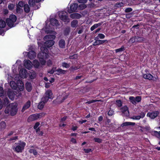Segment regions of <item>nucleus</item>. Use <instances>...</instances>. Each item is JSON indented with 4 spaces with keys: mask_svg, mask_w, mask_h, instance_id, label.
I'll list each match as a JSON object with an SVG mask.
<instances>
[{
    "mask_svg": "<svg viewBox=\"0 0 160 160\" xmlns=\"http://www.w3.org/2000/svg\"><path fill=\"white\" fill-rule=\"evenodd\" d=\"M17 104L16 103H13L9 105L5 110V113L8 114L10 113L12 116H14L18 112Z\"/></svg>",
    "mask_w": 160,
    "mask_h": 160,
    "instance_id": "obj_1",
    "label": "nucleus"
},
{
    "mask_svg": "<svg viewBox=\"0 0 160 160\" xmlns=\"http://www.w3.org/2000/svg\"><path fill=\"white\" fill-rule=\"evenodd\" d=\"M26 145L25 142L20 141L18 143H15V146L12 147V149L14 152L17 153L22 152L24 150Z\"/></svg>",
    "mask_w": 160,
    "mask_h": 160,
    "instance_id": "obj_2",
    "label": "nucleus"
},
{
    "mask_svg": "<svg viewBox=\"0 0 160 160\" xmlns=\"http://www.w3.org/2000/svg\"><path fill=\"white\" fill-rule=\"evenodd\" d=\"M17 20L16 16L13 14L10 15L9 18L7 19L6 22L10 28L15 26L14 23Z\"/></svg>",
    "mask_w": 160,
    "mask_h": 160,
    "instance_id": "obj_3",
    "label": "nucleus"
},
{
    "mask_svg": "<svg viewBox=\"0 0 160 160\" xmlns=\"http://www.w3.org/2000/svg\"><path fill=\"white\" fill-rule=\"evenodd\" d=\"M53 98V94L51 91L48 90L46 92L45 95L42 98L41 100L46 103L49 99H52Z\"/></svg>",
    "mask_w": 160,
    "mask_h": 160,
    "instance_id": "obj_4",
    "label": "nucleus"
},
{
    "mask_svg": "<svg viewBox=\"0 0 160 160\" xmlns=\"http://www.w3.org/2000/svg\"><path fill=\"white\" fill-rule=\"evenodd\" d=\"M59 16L60 19L64 22H70L69 19L67 16V13L64 11L60 12Z\"/></svg>",
    "mask_w": 160,
    "mask_h": 160,
    "instance_id": "obj_5",
    "label": "nucleus"
},
{
    "mask_svg": "<svg viewBox=\"0 0 160 160\" xmlns=\"http://www.w3.org/2000/svg\"><path fill=\"white\" fill-rule=\"evenodd\" d=\"M41 53H39L38 55V57H39L40 55L43 56V58H47L48 56V51L47 48L44 47H42L41 48Z\"/></svg>",
    "mask_w": 160,
    "mask_h": 160,
    "instance_id": "obj_6",
    "label": "nucleus"
},
{
    "mask_svg": "<svg viewBox=\"0 0 160 160\" xmlns=\"http://www.w3.org/2000/svg\"><path fill=\"white\" fill-rule=\"evenodd\" d=\"M41 116L40 114H34L30 116L28 119V122L35 120L39 118Z\"/></svg>",
    "mask_w": 160,
    "mask_h": 160,
    "instance_id": "obj_7",
    "label": "nucleus"
},
{
    "mask_svg": "<svg viewBox=\"0 0 160 160\" xmlns=\"http://www.w3.org/2000/svg\"><path fill=\"white\" fill-rule=\"evenodd\" d=\"M159 114V112L158 111L148 112L147 114V116L149 117L152 119H154L158 116Z\"/></svg>",
    "mask_w": 160,
    "mask_h": 160,
    "instance_id": "obj_8",
    "label": "nucleus"
},
{
    "mask_svg": "<svg viewBox=\"0 0 160 160\" xmlns=\"http://www.w3.org/2000/svg\"><path fill=\"white\" fill-rule=\"evenodd\" d=\"M78 5L77 3H73L71 4L70 6V9H68V12L69 13L75 12L77 10Z\"/></svg>",
    "mask_w": 160,
    "mask_h": 160,
    "instance_id": "obj_9",
    "label": "nucleus"
},
{
    "mask_svg": "<svg viewBox=\"0 0 160 160\" xmlns=\"http://www.w3.org/2000/svg\"><path fill=\"white\" fill-rule=\"evenodd\" d=\"M36 2H34V0H29L28 4L31 7H32L35 9H38L39 8L40 5L38 4V5H36Z\"/></svg>",
    "mask_w": 160,
    "mask_h": 160,
    "instance_id": "obj_10",
    "label": "nucleus"
},
{
    "mask_svg": "<svg viewBox=\"0 0 160 160\" xmlns=\"http://www.w3.org/2000/svg\"><path fill=\"white\" fill-rule=\"evenodd\" d=\"M121 110L122 112L124 114V115L125 116H128L129 115L128 108L126 106H125L122 107L121 108Z\"/></svg>",
    "mask_w": 160,
    "mask_h": 160,
    "instance_id": "obj_11",
    "label": "nucleus"
},
{
    "mask_svg": "<svg viewBox=\"0 0 160 160\" xmlns=\"http://www.w3.org/2000/svg\"><path fill=\"white\" fill-rule=\"evenodd\" d=\"M31 102L30 100L28 101L24 105L22 110L21 111L23 112L24 111L28 109L31 106Z\"/></svg>",
    "mask_w": 160,
    "mask_h": 160,
    "instance_id": "obj_12",
    "label": "nucleus"
},
{
    "mask_svg": "<svg viewBox=\"0 0 160 160\" xmlns=\"http://www.w3.org/2000/svg\"><path fill=\"white\" fill-rule=\"evenodd\" d=\"M94 40H95V41L93 44L94 46L101 44L104 43L106 41H107V40H98V37H96L94 38Z\"/></svg>",
    "mask_w": 160,
    "mask_h": 160,
    "instance_id": "obj_13",
    "label": "nucleus"
},
{
    "mask_svg": "<svg viewBox=\"0 0 160 160\" xmlns=\"http://www.w3.org/2000/svg\"><path fill=\"white\" fill-rule=\"evenodd\" d=\"M55 42L53 40H48L44 43L45 46L50 48L54 44Z\"/></svg>",
    "mask_w": 160,
    "mask_h": 160,
    "instance_id": "obj_14",
    "label": "nucleus"
},
{
    "mask_svg": "<svg viewBox=\"0 0 160 160\" xmlns=\"http://www.w3.org/2000/svg\"><path fill=\"white\" fill-rule=\"evenodd\" d=\"M36 56L35 52L33 51H31L28 52V57L30 59H33Z\"/></svg>",
    "mask_w": 160,
    "mask_h": 160,
    "instance_id": "obj_15",
    "label": "nucleus"
},
{
    "mask_svg": "<svg viewBox=\"0 0 160 160\" xmlns=\"http://www.w3.org/2000/svg\"><path fill=\"white\" fill-rule=\"evenodd\" d=\"M25 67L28 69H30L32 67V63L29 60L25 61L24 62Z\"/></svg>",
    "mask_w": 160,
    "mask_h": 160,
    "instance_id": "obj_16",
    "label": "nucleus"
},
{
    "mask_svg": "<svg viewBox=\"0 0 160 160\" xmlns=\"http://www.w3.org/2000/svg\"><path fill=\"white\" fill-rule=\"evenodd\" d=\"M70 17L73 19H79L81 17V16L80 14L78 13H73L70 14Z\"/></svg>",
    "mask_w": 160,
    "mask_h": 160,
    "instance_id": "obj_17",
    "label": "nucleus"
},
{
    "mask_svg": "<svg viewBox=\"0 0 160 160\" xmlns=\"http://www.w3.org/2000/svg\"><path fill=\"white\" fill-rule=\"evenodd\" d=\"M143 77L145 79L151 80L153 78V76L150 73H146L143 74Z\"/></svg>",
    "mask_w": 160,
    "mask_h": 160,
    "instance_id": "obj_18",
    "label": "nucleus"
},
{
    "mask_svg": "<svg viewBox=\"0 0 160 160\" xmlns=\"http://www.w3.org/2000/svg\"><path fill=\"white\" fill-rule=\"evenodd\" d=\"M50 22L53 26H58L59 25L58 21L56 19L52 18L50 20Z\"/></svg>",
    "mask_w": 160,
    "mask_h": 160,
    "instance_id": "obj_19",
    "label": "nucleus"
},
{
    "mask_svg": "<svg viewBox=\"0 0 160 160\" xmlns=\"http://www.w3.org/2000/svg\"><path fill=\"white\" fill-rule=\"evenodd\" d=\"M56 36L55 35H48L45 36L43 38L44 40H48L55 39Z\"/></svg>",
    "mask_w": 160,
    "mask_h": 160,
    "instance_id": "obj_20",
    "label": "nucleus"
},
{
    "mask_svg": "<svg viewBox=\"0 0 160 160\" xmlns=\"http://www.w3.org/2000/svg\"><path fill=\"white\" fill-rule=\"evenodd\" d=\"M25 88L28 92H30L32 89V85L31 83L27 82L26 83Z\"/></svg>",
    "mask_w": 160,
    "mask_h": 160,
    "instance_id": "obj_21",
    "label": "nucleus"
},
{
    "mask_svg": "<svg viewBox=\"0 0 160 160\" xmlns=\"http://www.w3.org/2000/svg\"><path fill=\"white\" fill-rule=\"evenodd\" d=\"M103 22H101L98 23L94 24L90 28V30L91 31H93L95 28H98V27L101 26Z\"/></svg>",
    "mask_w": 160,
    "mask_h": 160,
    "instance_id": "obj_22",
    "label": "nucleus"
},
{
    "mask_svg": "<svg viewBox=\"0 0 160 160\" xmlns=\"http://www.w3.org/2000/svg\"><path fill=\"white\" fill-rule=\"evenodd\" d=\"M135 124V122H126L123 123L121 124V126L123 127L125 126H128L129 125L134 126Z\"/></svg>",
    "mask_w": 160,
    "mask_h": 160,
    "instance_id": "obj_23",
    "label": "nucleus"
},
{
    "mask_svg": "<svg viewBox=\"0 0 160 160\" xmlns=\"http://www.w3.org/2000/svg\"><path fill=\"white\" fill-rule=\"evenodd\" d=\"M78 22L76 20H73L71 22V26L73 28H76L77 27Z\"/></svg>",
    "mask_w": 160,
    "mask_h": 160,
    "instance_id": "obj_24",
    "label": "nucleus"
},
{
    "mask_svg": "<svg viewBox=\"0 0 160 160\" xmlns=\"http://www.w3.org/2000/svg\"><path fill=\"white\" fill-rule=\"evenodd\" d=\"M65 41L64 40H60L59 42V45L60 47L61 48H64L65 47Z\"/></svg>",
    "mask_w": 160,
    "mask_h": 160,
    "instance_id": "obj_25",
    "label": "nucleus"
},
{
    "mask_svg": "<svg viewBox=\"0 0 160 160\" xmlns=\"http://www.w3.org/2000/svg\"><path fill=\"white\" fill-rule=\"evenodd\" d=\"M8 95L10 99L12 100L14 99V94L13 92L8 91Z\"/></svg>",
    "mask_w": 160,
    "mask_h": 160,
    "instance_id": "obj_26",
    "label": "nucleus"
},
{
    "mask_svg": "<svg viewBox=\"0 0 160 160\" xmlns=\"http://www.w3.org/2000/svg\"><path fill=\"white\" fill-rule=\"evenodd\" d=\"M24 12L27 13L29 12L30 11V8L29 5L27 4L24 5Z\"/></svg>",
    "mask_w": 160,
    "mask_h": 160,
    "instance_id": "obj_27",
    "label": "nucleus"
},
{
    "mask_svg": "<svg viewBox=\"0 0 160 160\" xmlns=\"http://www.w3.org/2000/svg\"><path fill=\"white\" fill-rule=\"evenodd\" d=\"M6 26V22L2 19L0 20V28H3L5 27Z\"/></svg>",
    "mask_w": 160,
    "mask_h": 160,
    "instance_id": "obj_28",
    "label": "nucleus"
},
{
    "mask_svg": "<svg viewBox=\"0 0 160 160\" xmlns=\"http://www.w3.org/2000/svg\"><path fill=\"white\" fill-rule=\"evenodd\" d=\"M136 42H141L145 40V39L143 38L139 37H136Z\"/></svg>",
    "mask_w": 160,
    "mask_h": 160,
    "instance_id": "obj_29",
    "label": "nucleus"
},
{
    "mask_svg": "<svg viewBox=\"0 0 160 160\" xmlns=\"http://www.w3.org/2000/svg\"><path fill=\"white\" fill-rule=\"evenodd\" d=\"M28 152L30 153H33L35 156L37 155L38 153L37 151L36 150L33 149H30L28 151Z\"/></svg>",
    "mask_w": 160,
    "mask_h": 160,
    "instance_id": "obj_30",
    "label": "nucleus"
},
{
    "mask_svg": "<svg viewBox=\"0 0 160 160\" xmlns=\"http://www.w3.org/2000/svg\"><path fill=\"white\" fill-rule=\"evenodd\" d=\"M45 103L41 100L38 105V108L39 109H42L44 107Z\"/></svg>",
    "mask_w": 160,
    "mask_h": 160,
    "instance_id": "obj_31",
    "label": "nucleus"
},
{
    "mask_svg": "<svg viewBox=\"0 0 160 160\" xmlns=\"http://www.w3.org/2000/svg\"><path fill=\"white\" fill-rule=\"evenodd\" d=\"M10 86L12 88L14 89H16V83L15 82L13 81H11L10 82Z\"/></svg>",
    "mask_w": 160,
    "mask_h": 160,
    "instance_id": "obj_32",
    "label": "nucleus"
},
{
    "mask_svg": "<svg viewBox=\"0 0 160 160\" xmlns=\"http://www.w3.org/2000/svg\"><path fill=\"white\" fill-rule=\"evenodd\" d=\"M56 71L58 73V74H65L66 72V71L62 70L61 68H58L57 70Z\"/></svg>",
    "mask_w": 160,
    "mask_h": 160,
    "instance_id": "obj_33",
    "label": "nucleus"
},
{
    "mask_svg": "<svg viewBox=\"0 0 160 160\" xmlns=\"http://www.w3.org/2000/svg\"><path fill=\"white\" fill-rule=\"evenodd\" d=\"M6 127V123L4 122H0V129H4Z\"/></svg>",
    "mask_w": 160,
    "mask_h": 160,
    "instance_id": "obj_34",
    "label": "nucleus"
},
{
    "mask_svg": "<svg viewBox=\"0 0 160 160\" xmlns=\"http://www.w3.org/2000/svg\"><path fill=\"white\" fill-rule=\"evenodd\" d=\"M129 99L131 102L133 104H136V102L135 101V98L132 96L130 97Z\"/></svg>",
    "mask_w": 160,
    "mask_h": 160,
    "instance_id": "obj_35",
    "label": "nucleus"
},
{
    "mask_svg": "<svg viewBox=\"0 0 160 160\" xmlns=\"http://www.w3.org/2000/svg\"><path fill=\"white\" fill-rule=\"evenodd\" d=\"M25 4L24 2L22 1H20L19 2L18 4H17V6L21 8H22L24 7Z\"/></svg>",
    "mask_w": 160,
    "mask_h": 160,
    "instance_id": "obj_36",
    "label": "nucleus"
},
{
    "mask_svg": "<svg viewBox=\"0 0 160 160\" xmlns=\"http://www.w3.org/2000/svg\"><path fill=\"white\" fill-rule=\"evenodd\" d=\"M70 29L69 28H66L64 30V34L65 36L68 35L70 32Z\"/></svg>",
    "mask_w": 160,
    "mask_h": 160,
    "instance_id": "obj_37",
    "label": "nucleus"
},
{
    "mask_svg": "<svg viewBox=\"0 0 160 160\" xmlns=\"http://www.w3.org/2000/svg\"><path fill=\"white\" fill-rule=\"evenodd\" d=\"M15 7V4L11 3L8 5V8L10 10H12Z\"/></svg>",
    "mask_w": 160,
    "mask_h": 160,
    "instance_id": "obj_38",
    "label": "nucleus"
},
{
    "mask_svg": "<svg viewBox=\"0 0 160 160\" xmlns=\"http://www.w3.org/2000/svg\"><path fill=\"white\" fill-rule=\"evenodd\" d=\"M62 66L63 68H68L70 66V64H68L65 62H63L62 63Z\"/></svg>",
    "mask_w": 160,
    "mask_h": 160,
    "instance_id": "obj_39",
    "label": "nucleus"
},
{
    "mask_svg": "<svg viewBox=\"0 0 160 160\" xmlns=\"http://www.w3.org/2000/svg\"><path fill=\"white\" fill-rule=\"evenodd\" d=\"M44 58H43V56L42 57L40 58V61L41 64L42 65H45L46 63V61L43 59Z\"/></svg>",
    "mask_w": 160,
    "mask_h": 160,
    "instance_id": "obj_40",
    "label": "nucleus"
},
{
    "mask_svg": "<svg viewBox=\"0 0 160 160\" xmlns=\"http://www.w3.org/2000/svg\"><path fill=\"white\" fill-rule=\"evenodd\" d=\"M136 37H132L130 39L129 42L130 43H132L134 42H136Z\"/></svg>",
    "mask_w": 160,
    "mask_h": 160,
    "instance_id": "obj_41",
    "label": "nucleus"
},
{
    "mask_svg": "<svg viewBox=\"0 0 160 160\" xmlns=\"http://www.w3.org/2000/svg\"><path fill=\"white\" fill-rule=\"evenodd\" d=\"M80 68L79 67H77V66H72L71 67L69 70L71 71H73L74 70H78V69Z\"/></svg>",
    "mask_w": 160,
    "mask_h": 160,
    "instance_id": "obj_42",
    "label": "nucleus"
},
{
    "mask_svg": "<svg viewBox=\"0 0 160 160\" xmlns=\"http://www.w3.org/2000/svg\"><path fill=\"white\" fill-rule=\"evenodd\" d=\"M16 6V12L17 13H21L22 11V9L20 8V7L18 6Z\"/></svg>",
    "mask_w": 160,
    "mask_h": 160,
    "instance_id": "obj_43",
    "label": "nucleus"
},
{
    "mask_svg": "<svg viewBox=\"0 0 160 160\" xmlns=\"http://www.w3.org/2000/svg\"><path fill=\"white\" fill-rule=\"evenodd\" d=\"M116 104L117 105L118 107H120L122 106V102L120 100H116Z\"/></svg>",
    "mask_w": 160,
    "mask_h": 160,
    "instance_id": "obj_44",
    "label": "nucleus"
},
{
    "mask_svg": "<svg viewBox=\"0 0 160 160\" xmlns=\"http://www.w3.org/2000/svg\"><path fill=\"white\" fill-rule=\"evenodd\" d=\"M124 47L123 46H122L121 48L116 49L115 50L116 52L117 53L123 51L124 50Z\"/></svg>",
    "mask_w": 160,
    "mask_h": 160,
    "instance_id": "obj_45",
    "label": "nucleus"
},
{
    "mask_svg": "<svg viewBox=\"0 0 160 160\" xmlns=\"http://www.w3.org/2000/svg\"><path fill=\"white\" fill-rule=\"evenodd\" d=\"M86 7L87 5L84 4H81L79 6V8L81 10H83Z\"/></svg>",
    "mask_w": 160,
    "mask_h": 160,
    "instance_id": "obj_46",
    "label": "nucleus"
},
{
    "mask_svg": "<svg viewBox=\"0 0 160 160\" xmlns=\"http://www.w3.org/2000/svg\"><path fill=\"white\" fill-rule=\"evenodd\" d=\"M94 140L95 142H97L99 143L101 142L102 141V139L98 138H94Z\"/></svg>",
    "mask_w": 160,
    "mask_h": 160,
    "instance_id": "obj_47",
    "label": "nucleus"
},
{
    "mask_svg": "<svg viewBox=\"0 0 160 160\" xmlns=\"http://www.w3.org/2000/svg\"><path fill=\"white\" fill-rule=\"evenodd\" d=\"M97 37H98V38H100V39H103L104 38L105 36L102 33H99L98 34V36Z\"/></svg>",
    "mask_w": 160,
    "mask_h": 160,
    "instance_id": "obj_48",
    "label": "nucleus"
},
{
    "mask_svg": "<svg viewBox=\"0 0 160 160\" xmlns=\"http://www.w3.org/2000/svg\"><path fill=\"white\" fill-rule=\"evenodd\" d=\"M135 100L136 102H139L141 100V98L140 96H137L135 98Z\"/></svg>",
    "mask_w": 160,
    "mask_h": 160,
    "instance_id": "obj_49",
    "label": "nucleus"
},
{
    "mask_svg": "<svg viewBox=\"0 0 160 160\" xmlns=\"http://www.w3.org/2000/svg\"><path fill=\"white\" fill-rule=\"evenodd\" d=\"M133 14L132 13H130L126 14V17L127 18H130L132 16Z\"/></svg>",
    "mask_w": 160,
    "mask_h": 160,
    "instance_id": "obj_50",
    "label": "nucleus"
},
{
    "mask_svg": "<svg viewBox=\"0 0 160 160\" xmlns=\"http://www.w3.org/2000/svg\"><path fill=\"white\" fill-rule=\"evenodd\" d=\"M132 9L131 8H126L125 10V12H129L132 11Z\"/></svg>",
    "mask_w": 160,
    "mask_h": 160,
    "instance_id": "obj_51",
    "label": "nucleus"
},
{
    "mask_svg": "<svg viewBox=\"0 0 160 160\" xmlns=\"http://www.w3.org/2000/svg\"><path fill=\"white\" fill-rule=\"evenodd\" d=\"M9 103V101L8 99L7 98H6L4 100L3 104L7 105Z\"/></svg>",
    "mask_w": 160,
    "mask_h": 160,
    "instance_id": "obj_52",
    "label": "nucleus"
},
{
    "mask_svg": "<svg viewBox=\"0 0 160 160\" xmlns=\"http://www.w3.org/2000/svg\"><path fill=\"white\" fill-rule=\"evenodd\" d=\"M77 58V54H74L72 56H69V58L70 59H75Z\"/></svg>",
    "mask_w": 160,
    "mask_h": 160,
    "instance_id": "obj_53",
    "label": "nucleus"
},
{
    "mask_svg": "<svg viewBox=\"0 0 160 160\" xmlns=\"http://www.w3.org/2000/svg\"><path fill=\"white\" fill-rule=\"evenodd\" d=\"M99 101V100H91V101H90L87 102H86V104H91V103L95 102H96L97 101Z\"/></svg>",
    "mask_w": 160,
    "mask_h": 160,
    "instance_id": "obj_54",
    "label": "nucleus"
},
{
    "mask_svg": "<svg viewBox=\"0 0 160 160\" xmlns=\"http://www.w3.org/2000/svg\"><path fill=\"white\" fill-rule=\"evenodd\" d=\"M33 63L34 64H35V66L36 67L38 68L39 66V63L37 60H34Z\"/></svg>",
    "mask_w": 160,
    "mask_h": 160,
    "instance_id": "obj_55",
    "label": "nucleus"
},
{
    "mask_svg": "<svg viewBox=\"0 0 160 160\" xmlns=\"http://www.w3.org/2000/svg\"><path fill=\"white\" fill-rule=\"evenodd\" d=\"M146 113L145 112H141L140 113V115L139 116L140 119L141 118H143L145 115Z\"/></svg>",
    "mask_w": 160,
    "mask_h": 160,
    "instance_id": "obj_56",
    "label": "nucleus"
},
{
    "mask_svg": "<svg viewBox=\"0 0 160 160\" xmlns=\"http://www.w3.org/2000/svg\"><path fill=\"white\" fill-rule=\"evenodd\" d=\"M131 118L133 119L139 120L140 119L139 116H133Z\"/></svg>",
    "mask_w": 160,
    "mask_h": 160,
    "instance_id": "obj_57",
    "label": "nucleus"
},
{
    "mask_svg": "<svg viewBox=\"0 0 160 160\" xmlns=\"http://www.w3.org/2000/svg\"><path fill=\"white\" fill-rule=\"evenodd\" d=\"M3 90L2 87L0 86V97H1L3 95Z\"/></svg>",
    "mask_w": 160,
    "mask_h": 160,
    "instance_id": "obj_58",
    "label": "nucleus"
},
{
    "mask_svg": "<svg viewBox=\"0 0 160 160\" xmlns=\"http://www.w3.org/2000/svg\"><path fill=\"white\" fill-rule=\"evenodd\" d=\"M18 139V137L15 136L12 138H11L8 140L9 141H11L13 140H15Z\"/></svg>",
    "mask_w": 160,
    "mask_h": 160,
    "instance_id": "obj_59",
    "label": "nucleus"
},
{
    "mask_svg": "<svg viewBox=\"0 0 160 160\" xmlns=\"http://www.w3.org/2000/svg\"><path fill=\"white\" fill-rule=\"evenodd\" d=\"M153 133L156 136L158 135L160 137V131L158 132L155 131L153 132Z\"/></svg>",
    "mask_w": 160,
    "mask_h": 160,
    "instance_id": "obj_60",
    "label": "nucleus"
},
{
    "mask_svg": "<svg viewBox=\"0 0 160 160\" xmlns=\"http://www.w3.org/2000/svg\"><path fill=\"white\" fill-rule=\"evenodd\" d=\"M113 112H114V111H113V110H110L108 112V115H109V116H112V115L113 113Z\"/></svg>",
    "mask_w": 160,
    "mask_h": 160,
    "instance_id": "obj_61",
    "label": "nucleus"
},
{
    "mask_svg": "<svg viewBox=\"0 0 160 160\" xmlns=\"http://www.w3.org/2000/svg\"><path fill=\"white\" fill-rule=\"evenodd\" d=\"M87 0H78V2L80 3H85L87 2Z\"/></svg>",
    "mask_w": 160,
    "mask_h": 160,
    "instance_id": "obj_62",
    "label": "nucleus"
},
{
    "mask_svg": "<svg viewBox=\"0 0 160 160\" xmlns=\"http://www.w3.org/2000/svg\"><path fill=\"white\" fill-rule=\"evenodd\" d=\"M83 151L85 153H88L91 151V149H84Z\"/></svg>",
    "mask_w": 160,
    "mask_h": 160,
    "instance_id": "obj_63",
    "label": "nucleus"
},
{
    "mask_svg": "<svg viewBox=\"0 0 160 160\" xmlns=\"http://www.w3.org/2000/svg\"><path fill=\"white\" fill-rule=\"evenodd\" d=\"M70 141L72 143L74 144H76L77 142L76 140L73 138H71Z\"/></svg>",
    "mask_w": 160,
    "mask_h": 160,
    "instance_id": "obj_64",
    "label": "nucleus"
}]
</instances>
